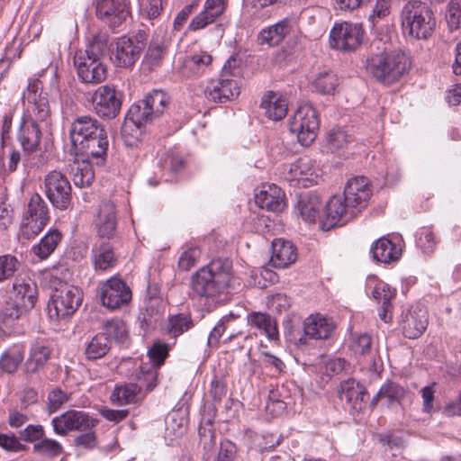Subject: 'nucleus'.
<instances>
[{
  "instance_id": "c756f323",
  "label": "nucleus",
  "mask_w": 461,
  "mask_h": 461,
  "mask_svg": "<svg viewBox=\"0 0 461 461\" xmlns=\"http://www.w3.org/2000/svg\"><path fill=\"white\" fill-rule=\"evenodd\" d=\"M255 203L260 208L275 212H282L285 206L284 193L274 184L263 186L259 192L256 193Z\"/></svg>"
},
{
  "instance_id": "49530a36",
  "label": "nucleus",
  "mask_w": 461,
  "mask_h": 461,
  "mask_svg": "<svg viewBox=\"0 0 461 461\" xmlns=\"http://www.w3.org/2000/svg\"><path fill=\"white\" fill-rule=\"evenodd\" d=\"M168 103L169 96L162 90H153L143 99V104L147 105L155 118L159 117L163 113Z\"/></svg>"
},
{
  "instance_id": "6e6d98bb",
  "label": "nucleus",
  "mask_w": 461,
  "mask_h": 461,
  "mask_svg": "<svg viewBox=\"0 0 461 461\" xmlns=\"http://www.w3.org/2000/svg\"><path fill=\"white\" fill-rule=\"evenodd\" d=\"M446 17L451 30L461 27V0H450Z\"/></svg>"
},
{
  "instance_id": "b1692460",
  "label": "nucleus",
  "mask_w": 461,
  "mask_h": 461,
  "mask_svg": "<svg viewBox=\"0 0 461 461\" xmlns=\"http://www.w3.org/2000/svg\"><path fill=\"white\" fill-rule=\"evenodd\" d=\"M239 94L240 86L237 82L227 77L209 82L204 89L206 98L215 103L231 100Z\"/></svg>"
},
{
  "instance_id": "412c9836",
  "label": "nucleus",
  "mask_w": 461,
  "mask_h": 461,
  "mask_svg": "<svg viewBox=\"0 0 461 461\" xmlns=\"http://www.w3.org/2000/svg\"><path fill=\"white\" fill-rule=\"evenodd\" d=\"M141 50V44H135L133 39L123 36L115 42L112 59L118 67H130L139 59Z\"/></svg>"
},
{
  "instance_id": "a19ab883",
  "label": "nucleus",
  "mask_w": 461,
  "mask_h": 461,
  "mask_svg": "<svg viewBox=\"0 0 461 461\" xmlns=\"http://www.w3.org/2000/svg\"><path fill=\"white\" fill-rule=\"evenodd\" d=\"M406 389L400 384L388 381L379 389L376 395L372 400V404L375 405L379 399H386L390 404H400L406 395Z\"/></svg>"
},
{
  "instance_id": "2f4dec72",
  "label": "nucleus",
  "mask_w": 461,
  "mask_h": 461,
  "mask_svg": "<svg viewBox=\"0 0 461 461\" xmlns=\"http://www.w3.org/2000/svg\"><path fill=\"white\" fill-rule=\"evenodd\" d=\"M322 203L320 197L314 194H308L302 195L297 203L296 209L304 221L315 222L320 219V225L326 217V209L323 212V216L321 217V209Z\"/></svg>"
},
{
  "instance_id": "13d9d810",
  "label": "nucleus",
  "mask_w": 461,
  "mask_h": 461,
  "mask_svg": "<svg viewBox=\"0 0 461 461\" xmlns=\"http://www.w3.org/2000/svg\"><path fill=\"white\" fill-rule=\"evenodd\" d=\"M162 11L161 0H145L141 4L140 15L143 19L152 21L159 16Z\"/></svg>"
},
{
  "instance_id": "3c124183",
  "label": "nucleus",
  "mask_w": 461,
  "mask_h": 461,
  "mask_svg": "<svg viewBox=\"0 0 461 461\" xmlns=\"http://www.w3.org/2000/svg\"><path fill=\"white\" fill-rule=\"evenodd\" d=\"M62 446L55 439L41 438L33 445V452L49 458H53L61 454Z\"/></svg>"
},
{
  "instance_id": "e2e57ef3",
  "label": "nucleus",
  "mask_w": 461,
  "mask_h": 461,
  "mask_svg": "<svg viewBox=\"0 0 461 461\" xmlns=\"http://www.w3.org/2000/svg\"><path fill=\"white\" fill-rule=\"evenodd\" d=\"M390 10L391 0H376L369 19L373 24H375L380 20L387 17L390 14Z\"/></svg>"
},
{
  "instance_id": "58836bf2",
  "label": "nucleus",
  "mask_w": 461,
  "mask_h": 461,
  "mask_svg": "<svg viewBox=\"0 0 461 461\" xmlns=\"http://www.w3.org/2000/svg\"><path fill=\"white\" fill-rule=\"evenodd\" d=\"M144 396L140 393V385L130 383L117 385L112 393L110 399L113 404L119 406L135 403Z\"/></svg>"
},
{
  "instance_id": "bb28decb",
  "label": "nucleus",
  "mask_w": 461,
  "mask_h": 461,
  "mask_svg": "<svg viewBox=\"0 0 461 461\" xmlns=\"http://www.w3.org/2000/svg\"><path fill=\"white\" fill-rule=\"evenodd\" d=\"M44 124L34 122L32 118H22L18 139L25 151L34 152L39 149L41 140V128Z\"/></svg>"
},
{
  "instance_id": "423d86ee",
  "label": "nucleus",
  "mask_w": 461,
  "mask_h": 461,
  "mask_svg": "<svg viewBox=\"0 0 461 461\" xmlns=\"http://www.w3.org/2000/svg\"><path fill=\"white\" fill-rule=\"evenodd\" d=\"M81 303V290L77 286L63 284L51 294L48 303V313L51 319H63L74 314Z\"/></svg>"
},
{
  "instance_id": "4be33fe9",
  "label": "nucleus",
  "mask_w": 461,
  "mask_h": 461,
  "mask_svg": "<svg viewBox=\"0 0 461 461\" xmlns=\"http://www.w3.org/2000/svg\"><path fill=\"white\" fill-rule=\"evenodd\" d=\"M52 348L50 342L43 339H36L32 342L29 357L24 364L26 375H33L42 369L50 360Z\"/></svg>"
},
{
  "instance_id": "6e6552de",
  "label": "nucleus",
  "mask_w": 461,
  "mask_h": 461,
  "mask_svg": "<svg viewBox=\"0 0 461 461\" xmlns=\"http://www.w3.org/2000/svg\"><path fill=\"white\" fill-rule=\"evenodd\" d=\"M320 121L316 110L309 104L300 105L290 120V131L303 146H309L317 137Z\"/></svg>"
},
{
  "instance_id": "4c0bfd02",
  "label": "nucleus",
  "mask_w": 461,
  "mask_h": 461,
  "mask_svg": "<svg viewBox=\"0 0 461 461\" xmlns=\"http://www.w3.org/2000/svg\"><path fill=\"white\" fill-rule=\"evenodd\" d=\"M93 165H95L94 161L85 158L81 161H74L68 166L75 185L82 188L93 182L95 178Z\"/></svg>"
},
{
  "instance_id": "ea45409f",
  "label": "nucleus",
  "mask_w": 461,
  "mask_h": 461,
  "mask_svg": "<svg viewBox=\"0 0 461 461\" xmlns=\"http://www.w3.org/2000/svg\"><path fill=\"white\" fill-rule=\"evenodd\" d=\"M167 46L161 33H156L151 39L147 52L144 56L143 63L151 70L158 67L166 53Z\"/></svg>"
},
{
  "instance_id": "603ef678",
  "label": "nucleus",
  "mask_w": 461,
  "mask_h": 461,
  "mask_svg": "<svg viewBox=\"0 0 461 461\" xmlns=\"http://www.w3.org/2000/svg\"><path fill=\"white\" fill-rule=\"evenodd\" d=\"M158 369V368L153 366H150L148 369H144L143 366L140 367V372L137 375L136 384L140 385L141 393L143 390L149 392L156 387Z\"/></svg>"
},
{
  "instance_id": "052dcab7",
  "label": "nucleus",
  "mask_w": 461,
  "mask_h": 461,
  "mask_svg": "<svg viewBox=\"0 0 461 461\" xmlns=\"http://www.w3.org/2000/svg\"><path fill=\"white\" fill-rule=\"evenodd\" d=\"M373 297L379 303H391V300L396 295V290L393 289L388 284L379 282L373 290Z\"/></svg>"
},
{
  "instance_id": "f8f14e48",
  "label": "nucleus",
  "mask_w": 461,
  "mask_h": 461,
  "mask_svg": "<svg viewBox=\"0 0 461 461\" xmlns=\"http://www.w3.org/2000/svg\"><path fill=\"white\" fill-rule=\"evenodd\" d=\"M89 101L94 112L101 118H115L121 110L122 100L113 86L105 85L99 86Z\"/></svg>"
},
{
  "instance_id": "37998d69",
  "label": "nucleus",
  "mask_w": 461,
  "mask_h": 461,
  "mask_svg": "<svg viewBox=\"0 0 461 461\" xmlns=\"http://www.w3.org/2000/svg\"><path fill=\"white\" fill-rule=\"evenodd\" d=\"M24 358V352L21 346H14L5 351L0 357V369L7 374H14Z\"/></svg>"
},
{
  "instance_id": "e433bc0d",
  "label": "nucleus",
  "mask_w": 461,
  "mask_h": 461,
  "mask_svg": "<svg viewBox=\"0 0 461 461\" xmlns=\"http://www.w3.org/2000/svg\"><path fill=\"white\" fill-rule=\"evenodd\" d=\"M248 325L260 331L270 340L278 339V330L275 319L267 313L254 312L248 315Z\"/></svg>"
},
{
  "instance_id": "4468645a",
  "label": "nucleus",
  "mask_w": 461,
  "mask_h": 461,
  "mask_svg": "<svg viewBox=\"0 0 461 461\" xmlns=\"http://www.w3.org/2000/svg\"><path fill=\"white\" fill-rule=\"evenodd\" d=\"M156 118L147 105L143 104V100L132 104L125 117L122 126V135L126 138L131 135V140L125 139L128 145H132L138 139L140 129L142 125L154 121Z\"/></svg>"
},
{
  "instance_id": "cd10ccee",
  "label": "nucleus",
  "mask_w": 461,
  "mask_h": 461,
  "mask_svg": "<svg viewBox=\"0 0 461 461\" xmlns=\"http://www.w3.org/2000/svg\"><path fill=\"white\" fill-rule=\"evenodd\" d=\"M91 258L95 270L106 271L117 264L113 247L104 239H98L93 245Z\"/></svg>"
},
{
  "instance_id": "1a4fd4ad",
  "label": "nucleus",
  "mask_w": 461,
  "mask_h": 461,
  "mask_svg": "<svg viewBox=\"0 0 461 461\" xmlns=\"http://www.w3.org/2000/svg\"><path fill=\"white\" fill-rule=\"evenodd\" d=\"M23 99L24 104H28L23 118L30 117L47 126L50 119V107L47 93L42 92V83L38 79L30 81L23 94Z\"/></svg>"
},
{
  "instance_id": "c9c22d12",
  "label": "nucleus",
  "mask_w": 461,
  "mask_h": 461,
  "mask_svg": "<svg viewBox=\"0 0 461 461\" xmlns=\"http://www.w3.org/2000/svg\"><path fill=\"white\" fill-rule=\"evenodd\" d=\"M261 108L265 111L266 116L273 121H279L285 117L288 110V103L282 95L268 92L261 102Z\"/></svg>"
},
{
  "instance_id": "72a5a7b5",
  "label": "nucleus",
  "mask_w": 461,
  "mask_h": 461,
  "mask_svg": "<svg viewBox=\"0 0 461 461\" xmlns=\"http://www.w3.org/2000/svg\"><path fill=\"white\" fill-rule=\"evenodd\" d=\"M373 258L380 263L396 262L402 256V248L387 238L378 239L371 247Z\"/></svg>"
},
{
  "instance_id": "bf43d9fd",
  "label": "nucleus",
  "mask_w": 461,
  "mask_h": 461,
  "mask_svg": "<svg viewBox=\"0 0 461 461\" xmlns=\"http://www.w3.org/2000/svg\"><path fill=\"white\" fill-rule=\"evenodd\" d=\"M70 396L59 388H55L48 395V411L52 413L68 402Z\"/></svg>"
},
{
  "instance_id": "f03ea898",
  "label": "nucleus",
  "mask_w": 461,
  "mask_h": 461,
  "mask_svg": "<svg viewBox=\"0 0 461 461\" xmlns=\"http://www.w3.org/2000/svg\"><path fill=\"white\" fill-rule=\"evenodd\" d=\"M231 263L227 259H214L192 277V290L200 297L214 298L230 285Z\"/></svg>"
},
{
  "instance_id": "680f3d73",
  "label": "nucleus",
  "mask_w": 461,
  "mask_h": 461,
  "mask_svg": "<svg viewBox=\"0 0 461 461\" xmlns=\"http://www.w3.org/2000/svg\"><path fill=\"white\" fill-rule=\"evenodd\" d=\"M417 244L423 253L430 254L435 250L438 240L432 231L426 230L420 233Z\"/></svg>"
},
{
  "instance_id": "c85d7f7f",
  "label": "nucleus",
  "mask_w": 461,
  "mask_h": 461,
  "mask_svg": "<svg viewBox=\"0 0 461 461\" xmlns=\"http://www.w3.org/2000/svg\"><path fill=\"white\" fill-rule=\"evenodd\" d=\"M318 177L319 176L310 161L303 158L290 165L289 171L285 176L287 181L294 182L295 185L302 187H309L313 184H317Z\"/></svg>"
},
{
  "instance_id": "20e7f679",
  "label": "nucleus",
  "mask_w": 461,
  "mask_h": 461,
  "mask_svg": "<svg viewBox=\"0 0 461 461\" xmlns=\"http://www.w3.org/2000/svg\"><path fill=\"white\" fill-rule=\"evenodd\" d=\"M410 59L402 50L384 51L366 59V72L384 84L399 80L409 69Z\"/></svg>"
},
{
  "instance_id": "f3484780",
  "label": "nucleus",
  "mask_w": 461,
  "mask_h": 461,
  "mask_svg": "<svg viewBox=\"0 0 461 461\" xmlns=\"http://www.w3.org/2000/svg\"><path fill=\"white\" fill-rule=\"evenodd\" d=\"M104 125L95 118L90 115H83L77 117L69 127V138L73 149L76 150L84 143L89 140L95 134L98 133Z\"/></svg>"
},
{
  "instance_id": "dca6fc26",
  "label": "nucleus",
  "mask_w": 461,
  "mask_h": 461,
  "mask_svg": "<svg viewBox=\"0 0 461 461\" xmlns=\"http://www.w3.org/2000/svg\"><path fill=\"white\" fill-rule=\"evenodd\" d=\"M334 329L335 324L331 319L320 313L311 314L303 321V335L297 339L296 345H307L310 339H326L331 335Z\"/></svg>"
},
{
  "instance_id": "338daca9",
  "label": "nucleus",
  "mask_w": 461,
  "mask_h": 461,
  "mask_svg": "<svg viewBox=\"0 0 461 461\" xmlns=\"http://www.w3.org/2000/svg\"><path fill=\"white\" fill-rule=\"evenodd\" d=\"M236 453V446L230 440H223L221 442L218 456L214 461H233Z\"/></svg>"
},
{
  "instance_id": "864d4df0",
  "label": "nucleus",
  "mask_w": 461,
  "mask_h": 461,
  "mask_svg": "<svg viewBox=\"0 0 461 461\" xmlns=\"http://www.w3.org/2000/svg\"><path fill=\"white\" fill-rule=\"evenodd\" d=\"M20 261L13 255L0 256V282L13 277L20 268Z\"/></svg>"
},
{
  "instance_id": "5fc2aeb1",
  "label": "nucleus",
  "mask_w": 461,
  "mask_h": 461,
  "mask_svg": "<svg viewBox=\"0 0 461 461\" xmlns=\"http://www.w3.org/2000/svg\"><path fill=\"white\" fill-rule=\"evenodd\" d=\"M168 345L160 341L155 342L148 350V357L151 361V366L159 368L168 356Z\"/></svg>"
},
{
  "instance_id": "7c9ffc66",
  "label": "nucleus",
  "mask_w": 461,
  "mask_h": 461,
  "mask_svg": "<svg viewBox=\"0 0 461 461\" xmlns=\"http://www.w3.org/2000/svg\"><path fill=\"white\" fill-rule=\"evenodd\" d=\"M297 258L296 249L291 241L276 239L272 241L270 262L275 267L285 268Z\"/></svg>"
},
{
  "instance_id": "473e14b6",
  "label": "nucleus",
  "mask_w": 461,
  "mask_h": 461,
  "mask_svg": "<svg viewBox=\"0 0 461 461\" xmlns=\"http://www.w3.org/2000/svg\"><path fill=\"white\" fill-rule=\"evenodd\" d=\"M291 30L290 22L284 19L274 25L262 29L258 35V42L260 45L277 46L290 34Z\"/></svg>"
},
{
  "instance_id": "69168bd1",
  "label": "nucleus",
  "mask_w": 461,
  "mask_h": 461,
  "mask_svg": "<svg viewBox=\"0 0 461 461\" xmlns=\"http://www.w3.org/2000/svg\"><path fill=\"white\" fill-rule=\"evenodd\" d=\"M372 338L368 334H360L354 338L351 342V349L359 355H366L370 352Z\"/></svg>"
},
{
  "instance_id": "8fccbe9b",
  "label": "nucleus",
  "mask_w": 461,
  "mask_h": 461,
  "mask_svg": "<svg viewBox=\"0 0 461 461\" xmlns=\"http://www.w3.org/2000/svg\"><path fill=\"white\" fill-rule=\"evenodd\" d=\"M194 323L189 314L179 313L169 317L168 332L173 337H177L193 327Z\"/></svg>"
},
{
  "instance_id": "4d7b16f0",
  "label": "nucleus",
  "mask_w": 461,
  "mask_h": 461,
  "mask_svg": "<svg viewBox=\"0 0 461 461\" xmlns=\"http://www.w3.org/2000/svg\"><path fill=\"white\" fill-rule=\"evenodd\" d=\"M350 141V136L341 129H334L328 135V145L331 151L342 149Z\"/></svg>"
},
{
  "instance_id": "9b49d317",
  "label": "nucleus",
  "mask_w": 461,
  "mask_h": 461,
  "mask_svg": "<svg viewBox=\"0 0 461 461\" xmlns=\"http://www.w3.org/2000/svg\"><path fill=\"white\" fill-rule=\"evenodd\" d=\"M45 193L52 205L66 210L71 203V185L67 176L58 170H52L44 179Z\"/></svg>"
},
{
  "instance_id": "0eeeda50",
  "label": "nucleus",
  "mask_w": 461,
  "mask_h": 461,
  "mask_svg": "<svg viewBox=\"0 0 461 461\" xmlns=\"http://www.w3.org/2000/svg\"><path fill=\"white\" fill-rule=\"evenodd\" d=\"M50 220L46 203L39 194H33L23 212L20 234L26 240L38 235Z\"/></svg>"
},
{
  "instance_id": "de8ad7c7",
  "label": "nucleus",
  "mask_w": 461,
  "mask_h": 461,
  "mask_svg": "<svg viewBox=\"0 0 461 461\" xmlns=\"http://www.w3.org/2000/svg\"><path fill=\"white\" fill-rule=\"evenodd\" d=\"M339 85L336 74L330 71L320 73L312 82L315 90L322 95H331Z\"/></svg>"
},
{
  "instance_id": "f257e3e1",
  "label": "nucleus",
  "mask_w": 461,
  "mask_h": 461,
  "mask_svg": "<svg viewBox=\"0 0 461 461\" xmlns=\"http://www.w3.org/2000/svg\"><path fill=\"white\" fill-rule=\"evenodd\" d=\"M371 189L366 177L357 176L348 181L344 195L332 196L326 204V217L321 230H329L337 225H344L354 219L367 205Z\"/></svg>"
},
{
  "instance_id": "c03bdc74",
  "label": "nucleus",
  "mask_w": 461,
  "mask_h": 461,
  "mask_svg": "<svg viewBox=\"0 0 461 461\" xmlns=\"http://www.w3.org/2000/svg\"><path fill=\"white\" fill-rule=\"evenodd\" d=\"M27 312L28 310L23 308L20 303L13 298H9L4 303H0V323L11 326L15 320Z\"/></svg>"
},
{
  "instance_id": "6ab92c4d",
  "label": "nucleus",
  "mask_w": 461,
  "mask_h": 461,
  "mask_svg": "<svg viewBox=\"0 0 461 461\" xmlns=\"http://www.w3.org/2000/svg\"><path fill=\"white\" fill-rule=\"evenodd\" d=\"M96 14L110 27L115 28L126 20L130 11L125 0H97Z\"/></svg>"
},
{
  "instance_id": "2eb2a0df",
  "label": "nucleus",
  "mask_w": 461,
  "mask_h": 461,
  "mask_svg": "<svg viewBox=\"0 0 461 461\" xmlns=\"http://www.w3.org/2000/svg\"><path fill=\"white\" fill-rule=\"evenodd\" d=\"M52 426L56 434L66 435L72 430L85 431L93 429L96 420L81 411H68L52 419Z\"/></svg>"
},
{
  "instance_id": "9d476101",
  "label": "nucleus",
  "mask_w": 461,
  "mask_h": 461,
  "mask_svg": "<svg viewBox=\"0 0 461 461\" xmlns=\"http://www.w3.org/2000/svg\"><path fill=\"white\" fill-rule=\"evenodd\" d=\"M364 33L359 23H335L330 32V46L343 52L355 51L362 44Z\"/></svg>"
},
{
  "instance_id": "5701e85b",
  "label": "nucleus",
  "mask_w": 461,
  "mask_h": 461,
  "mask_svg": "<svg viewBox=\"0 0 461 461\" xmlns=\"http://www.w3.org/2000/svg\"><path fill=\"white\" fill-rule=\"evenodd\" d=\"M227 7V0H206L203 10L195 15L189 23V31L204 29L223 14Z\"/></svg>"
},
{
  "instance_id": "aec40b11",
  "label": "nucleus",
  "mask_w": 461,
  "mask_h": 461,
  "mask_svg": "<svg viewBox=\"0 0 461 461\" xmlns=\"http://www.w3.org/2000/svg\"><path fill=\"white\" fill-rule=\"evenodd\" d=\"M116 212L115 205L111 201H103L98 208L95 226L98 239L111 240L116 230Z\"/></svg>"
},
{
  "instance_id": "79ce46f5",
  "label": "nucleus",
  "mask_w": 461,
  "mask_h": 461,
  "mask_svg": "<svg viewBox=\"0 0 461 461\" xmlns=\"http://www.w3.org/2000/svg\"><path fill=\"white\" fill-rule=\"evenodd\" d=\"M111 347V339L100 332L87 343L85 354L87 359L95 360L104 357Z\"/></svg>"
},
{
  "instance_id": "f704fd0d",
  "label": "nucleus",
  "mask_w": 461,
  "mask_h": 461,
  "mask_svg": "<svg viewBox=\"0 0 461 461\" xmlns=\"http://www.w3.org/2000/svg\"><path fill=\"white\" fill-rule=\"evenodd\" d=\"M14 300L20 303L23 308L32 310L38 299V288L31 279H17L13 285Z\"/></svg>"
},
{
  "instance_id": "39448f33",
  "label": "nucleus",
  "mask_w": 461,
  "mask_h": 461,
  "mask_svg": "<svg viewBox=\"0 0 461 461\" xmlns=\"http://www.w3.org/2000/svg\"><path fill=\"white\" fill-rule=\"evenodd\" d=\"M402 29L405 35L417 40L428 39L435 30L432 11L420 1H408L401 12Z\"/></svg>"
},
{
  "instance_id": "a18cd8bd",
  "label": "nucleus",
  "mask_w": 461,
  "mask_h": 461,
  "mask_svg": "<svg viewBox=\"0 0 461 461\" xmlns=\"http://www.w3.org/2000/svg\"><path fill=\"white\" fill-rule=\"evenodd\" d=\"M61 240V233L58 230L49 231L40 241L32 248L33 253L41 259L47 258L56 249Z\"/></svg>"
},
{
  "instance_id": "0e129e2a",
  "label": "nucleus",
  "mask_w": 461,
  "mask_h": 461,
  "mask_svg": "<svg viewBox=\"0 0 461 461\" xmlns=\"http://www.w3.org/2000/svg\"><path fill=\"white\" fill-rule=\"evenodd\" d=\"M199 258L200 250L196 248H190L181 254L178 266L181 269L187 271L194 267Z\"/></svg>"
},
{
  "instance_id": "09e8293b",
  "label": "nucleus",
  "mask_w": 461,
  "mask_h": 461,
  "mask_svg": "<svg viewBox=\"0 0 461 461\" xmlns=\"http://www.w3.org/2000/svg\"><path fill=\"white\" fill-rule=\"evenodd\" d=\"M101 333L111 339V343L114 340L122 344L127 339L126 326L121 320L107 321Z\"/></svg>"
},
{
  "instance_id": "393cba45",
  "label": "nucleus",
  "mask_w": 461,
  "mask_h": 461,
  "mask_svg": "<svg viewBox=\"0 0 461 461\" xmlns=\"http://www.w3.org/2000/svg\"><path fill=\"white\" fill-rule=\"evenodd\" d=\"M339 396L341 401H345L349 408L356 411H360L366 404L367 393L366 388L354 379H347L340 384Z\"/></svg>"
},
{
  "instance_id": "7ed1b4c3",
  "label": "nucleus",
  "mask_w": 461,
  "mask_h": 461,
  "mask_svg": "<svg viewBox=\"0 0 461 461\" xmlns=\"http://www.w3.org/2000/svg\"><path fill=\"white\" fill-rule=\"evenodd\" d=\"M107 48L106 39L95 36L86 50H79L74 58L77 76L86 84H99L107 77V68L100 57Z\"/></svg>"
},
{
  "instance_id": "774afa93",
  "label": "nucleus",
  "mask_w": 461,
  "mask_h": 461,
  "mask_svg": "<svg viewBox=\"0 0 461 461\" xmlns=\"http://www.w3.org/2000/svg\"><path fill=\"white\" fill-rule=\"evenodd\" d=\"M44 431L41 425H28L20 435V438L25 441H40L43 438Z\"/></svg>"
},
{
  "instance_id": "a878e982",
  "label": "nucleus",
  "mask_w": 461,
  "mask_h": 461,
  "mask_svg": "<svg viewBox=\"0 0 461 461\" xmlns=\"http://www.w3.org/2000/svg\"><path fill=\"white\" fill-rule=\"evenodd\" d=\"M428 322L425 309L419 306L410 309L401 323L403 335L411 339L419 338L425 331Z\"/></svg>"
},
{
  "instance_id": "ddd939ff",
  "label": "nucleus",
  "mask_w": 461,
  "mask_h": 461,
  "mask_svg": "<svg viewBox=\"0 0 461 461\" xmlns=\"http://www.w3.org/2000/svg\"><path fill=\"white\" fill-rule=\"evenodd\" d=\"M99 294L102 304L110 310L127 305L131 300V288L117 277H112L103 283Z\"/></svg>"
},
{
  "instance_id": "a211bd4d",
  "label": "nucleus",
  "mask_w": 461,
  "mask_h": 461,
  "mask_svg": "<svg viewBox=\"0 0 461 461\" xmlns=\"http://www.w3.org/2000/svg\"><path fill=\"white\" fill-rule=\"evenodd\" d=\"M84 143V146L76 149V154L86 157V159L95 162L96 166H102L105 162L109 147L107 131L104 127Z\"/></svg>"
}]
</instances>
